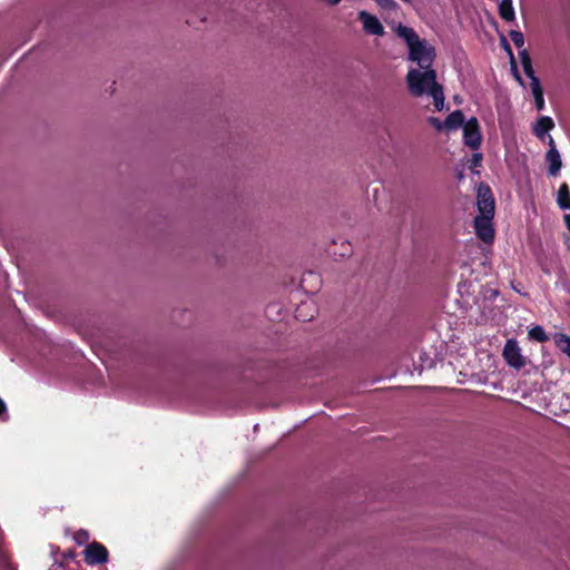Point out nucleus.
Listing matches in <instances>:
<instances>
[{
	"mask_svg": "<svg viewBox=\"0 0 570 570\" xmlns=\"http://www.w3.org/2000/svg\"><path fill=\"white\" fill-rule=\"evenodd\" d=\"M406 83L410 94L414 97H432L438 110L444 108L443 88L438 82L436 71L433 68H410L406 75Z\"/></svg>",
	"mask_w": 570,
	"mask_h": 570,
	"instance_id": "nucleus-1",
	"label": "nucleus"
},
{
	"mask_svg": "<svg viewBox=\"0 0 570 570\" xmlns=\"http://www.w3.org/2000/svg\"><path fill=\"white\" fill-rule=\"evenodd\" d=\"M397 37L403 39L409 49V60L414 65L411 68H433L435 49L425 39H421L413 28L399 23L395 28Z\"/></svg>",
	"mask_w": 570,
	"mask_h": 570,
	"instance_id": "nucleus-2",
	"label": "nucleus"
},
{
	"mask_svg": "<svg viewBox=\"0 0 570 570\" xmlns=\"http://www.w3.org/2000/svg\"><path fill=\"white\" fill-rule=\"evenodd\" d=\"M463 142L471 149H478L481 146L482 135L480 131L479 121L475 117H471L462 127Z\"/></svg>",
	"mask_w": 570,
	"mask_h": 570,
	"instance_id": "nucleus-3",
	"label": "nucleus"
},
{
	"mask_svg": "<svg viewBox=\"0 0 570 570\" xmlns=\"http://www.w3.org/2000/svg\"><path fill=\"white\" fill-rule=\"evenodd\" d=\"M478 216L493 217L494 216V198L488 185L481 184L478 187Z\"/></svg>",
	"mask_w": 570,
	"mask_h": 570,
	"instance_id": "nucleus-4",
	"label": "nucleus"
},
{
	"mask_svg": "<svg viewBox=\"0 0 570 570\" xmlns=\"http://www.w3.org/2000/svg\"><path fill=\"white\" fill-rule=\"evenodd\" d=\"M502 354L508 365L515 370H520L525 365V360L521 354V348L514 338L507 341Z\"/></svg>",
	"mask_w": 570,
	"mask_h": 570,
	"instance_id": "nucleus-5",
	"label": "nucleus"
},
{
	"mask_svg": "<svg viewBox=\"0 0 570 570\" xmlns=\"http://www.w3.org/2000/svg\"><path fill=\"white\" fill-rule=\"evenodd\" d=\"M358 20L362 23L363 31L370 36L382 37L384 35V27L379 18L367 11H360Z\"/></svg>",
	"mask_w": 570,
	"mask_h": 570,
	"instance_id": "nucleus-6",
	"label": "nucleus"
},
{
	"mask_svg": "<svg viewBox=\"0 0 570 570\" xmlns=\"http://www.w3.org/2000/svg\"><path fill=\"white\" fill-rule=\"evenodd\" d=\"M107 559V549L98 542L89 544L85 550V561L90 566L104 563Z\"/></svg>",
	"mask_w": 570,
	"mask_h": 570,
	"instance_id": "nucleus-7",
	"label": "nucleus"
},
{
	"mask_svg": "<svg viewBox=\"0 0 570 570\" xmlns=\"http://www.w3.org/2000/svg\"><path fill=\"white\" fill-rule=\"evenodd\" d=\"M492 219L493 217L489 216H476L474 219L476 235L485 243H490L494 238Z\"/></svg>",
	"mask_w": 570,
	"mask_h": 570,
	"instance_id": "nucleus-8",
	"label": "nucleus"
},
{
	"mask_svg": "<svg viewBox=\"0 0 570 570\" xmlns=\"http://www.w3.org/2000/svg\"><path fill=\"white\" fill-rule=\"evenodd\" d=\"M554 128V121L549 116H541L533 126V132L540 140H546L548 132Z\"/></svg>",
	"mask_w": 570,
	"mask_h": 570,
	"instance_id": "nucleus-9",
	"label": "nucleus"
},
{
	"mask_svg": "<svg viewBox=\"0 0 570 570\" xmlns=\"http://www.w3.org/2000/svg\"><path fill=\"white\" fill-rule=\"evenodd\" d=\"M546 161L549 164V174L557 176L562 167L561 156L557 148H549L546 154Z\"/></svg>",
	"mask_w": 570,
	"mask_h": 570,
	"instance_id": "nucleus-10",
	"label": "nucleus"
},
{
	"mask_svg": "<svg viewBox=\"0 0 570 570\" xmlns=\"http://www.w3.org/2000/svg\"><path fill=\"white\" fill-rule=\"evenodd\" d=\"M464 124V116L461 110L451 112L444 120L445 130L448 131L456 130L460 127H463Z\"/></svg>",
	"mask_w": 570,
	"mask_h": 570,
	"instance_id": "nucleus-11",
	"label": "nucleus"
},
{
	"mask_svg": "<svg viewBox=\"0 0 570 570\" xmlns=\"http://www.w3.org/2000/svg\"><path fill=\"white\" fill-rule=\"evenodd\" d=\"M531 92L534 98L535 108L541 111L544 109V98H543V90L540 85L539 79H533L530 83Z\"/></svg>",
	"mask_w": 570,
	"mask_h": 570,
	"instance_id": "nucleus-12",
	"label": "nucleus"
},
{
	"mask_svg": "<svg viewBox=\"0 0 570 570\" xmlns=\"http://www.w3.org/2000/svg\"><path fill=\"white\" fill-rule=\"evenodd\" d=\"M314 309V303L312 301H305L302 304H299L298 307L296 308V317L302 322L309 321L311 318H313L314 315L313 313L308 314L306 312Z\"/></svg>",
	"mask_w": 570,
	"mask_h": 570,
	"instance_id": "nucleus-13",
	"label": "nucleus"
},
{
	"mask_svg": "<svg viewBox=\"0 0 570 570\" xmlns=\"http://www.w3.org/2000/svg\"><path fill=\"white\" fill-rule=\"evenodd\" d=\"M556 346L570 358V336L563 333L553 335Z\"/></svg>",
	"mask_w": 570,
	"mask_h": 570,
	"instance_id": "nucleus-14",
	"label": "nucleus"
},
{
	"mask_svg": "<svg viewBox=\"0 0 570 570\" xmlns=\"http://www.w3.org/2000/svg\"><path fill=\"white\" fill-rule=\"evenodd\" d=\"M500 17L505 21H513L515 18L512 0H502L499 4Z\"/></svg>",
	"mask_w": 570,
	"mask_h": 570,
	"instance_id": "nucleus-15",
	"label": "nucleus"
},
{
	"mask_svg": "<svg viewBox=\"0 0 570 570\" xmlns=\"http://www.w3.org/2000/svg\"><path fill=\"white\" fill-rule=\"evenodd\" d=\"M557 203L562 209H570V191L566 183H563L558 190Z\"/></svg>",
	"mask_w": 570,
	"mask_h": 570,
	"instance_id": "nucleus-16",
	"label": "nucleus"
},
{
	"mask_svg": "<svg viewBox=\"0 0 570 570\" xmlns=\"http://www.w3.org/2000/svg\"><path fill=\"white\" fill-rule=\"evenodd\" d=\"M520 60H521L524 73L530 78V82L533 81V79H539L534 75V70L532 68V62H531L530 56L527 52V50H522L520 52Z\"/></svg>",
	"mask_w": 570,
	"mask_h": 570,
	"instance_id": "nucleus-17",
	"label": "nucleus"
},
{
	"mask_svg": "<svg viewBox=\"0 0 570 570\" xmlns=\"http://www.w3.org/2000/svg\"><path fill=\"white\" fill-rule=\"evenodd\" d=\"M529 337L540 343L547 342L549 340L543 327L539 325L533 326L529 330Z\"/></svg>",
	"mask_w": 570,
	"mask_h": 570,
	"instance_id": "nucleus-18",
	"label": "nucleus"
},
{
	"mask_svg": "<svg viewBox=\"0 0 570 570\" xmlns=\"http://www.w3.org/2000/svg\"><path fill=\"white\" fill-rule=\"evenodd\" d=\"M510 39L517 48H522L524 45V38H523L522 32H520V31H515V30L511 31Z\"/></svg>",
	"mask_w": 570,
	"mask_h": 570,
	"instance_id": "nucleus-19",
	"label": "nucleus"
},
{
	"mask_svg": "<svg viewBox=\"0 0 570 570\" xmlns=\"http://www.w3.org/2000/svg\"><path fill=\"white\" fill-rule=\"evenodd\" d=\"M429 122L436 129V130H445L444 121H441L439 118L430 117Z\"/></svg>",
	"mask_w": 570,
	"mask_h": 570,
	"instance_id": "nucleus-20",
	"label": "nucleus"
},
{
	"mask_svg": "<svg viewBox=\"0 0 570 570\" xmlns=\"http://www.w3.org/2000/svg\"><path fill=\"white\" fill-rule=\"evenodd\" d=\"M481 161H482V155L476 153V154H473L471 160H470V168L471 169H475L476 167L481 166Z\"/></svg>",
	"mask_w": 570,
	"mask_h": 570,
	"instance_id": "nucleus-21",
	"label": "nucleus"
},
{
	"mask_svg": "<svg viewBox=\"0 0 570 570\" xmlns=\"http://www.w3.org/2000/svg\"><path fill=\"white\" fill-rule=\"evenodd\" d=\"M377 4L384 9H393L396 7V2L394 0H375Z\"/></svg>",
	"mask_w": 570,
	"mask_h": 570,
	"instance_id": "nucleus-22",
	"label": "nucleus"
},
{
	"mask_svg": "<svg viewBox=\"0 0 570 570\" xmlns=\"http://www.w3.org/2000/svg\"><path fill=\"white\" fill-rule=\"evenodd\" d=\"M499 296V292L494 288H487L484 291V297L487 299H492V298H497Z\"/></svg>",
	"mask_w": 570,
	"mask_h": 570,
	"instance_id": "nucleus-23",
	"label": "nucleus"
},
{
	"mask_svg": "<svg viewBox=\"0 0 570 570\" xmlns=\"http://www.w3.org/2000/svg\"><path fill=\"white\" fill-rule=\"evenodd\" d=\"M76 539L78 540V542H81V540H87L88 533L86 531H80L77 533Z\"/></svg>",
	"mask_w": 570,
	"mask_h": 570,
	"instance_id": "nucleus-24",
	"label": "nucleus"
},
{
	"mask_svg": "<svg viewBox=\"0 0 570 570\" xmlns=\"http://www.w3.org/2000/svg\"><path fill=\"white\" fill-rule=\"evenodd\" d=\"M546 139H548V145L550 148H557L556 142L551 136H548Z\"/></svg>",
	"mask_w": 570,
	"mask_h": 570,
	"instance_id": "nucleus-25",
	"label": "nucleus"
},
{
	"mask_svg": "<svg viewBox=\"0 0 570 570\" xmlns=\"http://www.w3.org/2000/svg\"><path fill=\"white\" fill-rule=\"evenodd\" d=\"M564 222H566L567 228L570 230V214L564 216Z\"/></svg>",
	"mask_w": 570,
	"mask_h": 570,
	"instance_id": "nucleus-26",
	"label": "nucleus"
},
{
	"mask_svg": "<svg viewBox=\"0 0 570 570\" xmlns=\"http://www.w3.org/2000/svg\"><path fill=\"white\" fill-rule=\"evenodd\" d=\"M328 4L331 6H335L337 3H340L342 0H325Z\"/></svg>",
	"mask_w": 570,
	"mask_h": 570,
	"instance_id": "nucleus-27",
	"label": "nucleus"
},
{
	"mask_svg": "<svg viewBox=\"0 0 570 570\" xmlns=\"http://www.w3.org/2000/svg\"><path fill=\"white\" fill-rule=\"evenodd\" d=\"M4 410H6V404H4V402L0 399V414H1L2 412H4Z\"/></svg>",
	"mask_w": 570,
	"mask_h": 570,
	"instance_id": "nucleus-28",
	"label": "nucleus"
}]
</instances>
